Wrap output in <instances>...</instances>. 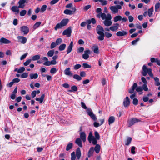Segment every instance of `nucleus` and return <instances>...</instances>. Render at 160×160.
Instances as JSON below:
<instances>
[{
  "label": "nucleus",
  "instance_id": "nucleus-1",
  "mask_svg": "<svg viewBox=\"0 0 160 160\" xmlns=\"http://www.w3.org/2000/svg\"><path fill=\"white\" fill-rule=\"evenodd\" d=\"M69 20L68 18H65L63 19L60 23L57 24L54 28L55 30L56 31L58 29L61 28L62 27L66 26Z\"/></svg>",
  "mask_w": 160,
  "mask_h": 160
},
{
  "label": "nucleus",
  "instance_id": "nucleus-2",
  "mask_svg": "<svg viewBox=\"0 0 160 160\" xmlns=\"http://www.w3.org/2000/svg\"><path fill=\"white\" fill-rule=\"evenodd\" d=\"M111 19L112 16L110 14H106V16L103 20H105L103 21V23L104 25L107 27L110 26L112 24Z\"/></svg>",
  "mask_w": 160,
  "mask_h": 160
},
{
  "label": "nucleus",
  "instance_id": "nucleus-3",
  "mask_svg": "<svg viewBox=\"0 0 160 160\" xmlns=\"http://www.w3.org/2000/svg\"><path fill=\"white\" fill-rule=\"evenodd\" d=\"M102 9L100 8H98L96 10V12L98 13L96 17L98 18H101L103 20L105 18L106 16V14L104 13L101 12Z\"/></svg>",
  "mask_w": 160,
  "mask_h": 160
},
{
  "label": "nucleus",
  "instance_id": "nucleus-4",
  "mask_svg": "<svg viewBox=\"0 0 160 160\" xmlns=\"http://www.w3.org/2000/svg\"><path fill=\"white\" fill-rule=\"evenodd\" d=\"M76 10V7H74L72 8V10L68 9H65L64 10L63 13L66 15H72L75 14Z\"/></svg>",
  "mask_w": 160,
  "mask_h": 160
},
{
  "label": "nucleus",
  "instance_id": "nucleus-5",
  "mask_svg": "<svg viewBox=\"0 0 160 160\" xmlns=\"http://www.w3.org/2000/svg\"><path fill=\"white\" fill-rule=\"evenodd\" d=\"M122 7L120 5L112 6L110 7V9L114 13H118V10L120 9H122Z\"/></svg>",
  "mask_w": 160,
  "mask_h": 160
},
{
  "label": "nucleus",
  "instance_id": "nucleus-6",
  "mask_svg": "<svg viewBox=\"0 0 160 160\" xmlns=\"http://www.w3.org/2000/svg\"><path fill=\"white\" fill-rule=\"evenodd\" d=\"M141 121V120L138 118H131L128 122V127H130L135 123Z\"/></svg>",
  "mask_w": 160,
  "mask_h": 160
},
{
  "label": "nucleus",
  "instance_id": "nucleus-7",
  "mask_svg": "<svg viewBox=\"0 0 160 160\" xmlns=\"http://www.w3.org/2000/svg\"><path fill=\"white\" fill-rule=\"evenodd\" d=\"M71 27H69L67 29L63 31L62 33V35H66L68 37H69L71 36Z\"/></svg>",
  "mask_w": 160,
  "mask_h": 160
},
{
  "label": "nucleus",
  "instance_id": "nucleus-8",
  "mask_svg": "<svg viewBox=\"0 0 160 160\" xmlns=\"http://www.w3.org/2000/svg\"><path fill=\"white\" fill-rule=\"evenodd\" d=\"M20 31L24 35L27 34L29 32V28L26 26H23L20 27Z\"/></svg>",
  "mask_w": 160,
  "mask_h": 160
},
{
  "label": "nucleus",
  "instance_id": "nucleus-9",
  "mask_svg": "<svg viewBox=\"0 0 160 160\" xmlns=\"http://www.w3.org/2000/svg\"><path fill=\"white\" fill-rule=\"evenodd\" d=\"M88 115L91 118L94 120H96L97 119L95 115L92 113V110L91 109L88 108L87 110Z\"/></svg>",
  "mask_w": 160,
  "mask_h": 160
},
{
  "label": "nucleus",
  "instance_id": "nucleus-10",
  "mask_svg": "<svg viewBox=\"0 0 160 160\" xmlns=\"http://www.w3.org/2000/svg\"><path fill=\"white\" fill-rule=\"evenodd\" d=\"M18 42L22 44H25L27 41V39L24 36H18L17 37Z\"/></svg>",
  "mask_w": 160,
  "mask_h": 160
},
{
  "label": "nucleus",
  "instance_id": "nucleus-11",
  "mask_svg": "<svg viewBox=\"0 0 160 160\" xmlns=\"http://www.w3.org/2000/svg\"><path fill=\"white\" fill-rule=\"evenodd\" d=\"M91 53L90 51L89 50H86L84 51V53L82 55V57L84 59H87L89 57V55Z\"/></svg>",
  "mask_w": 160,
  "mask_h": 160
},
{
  "label": "nucleus",
  "instance_id": "nucleus-12",
  "mask_svg": "<svg viewBox=\"0 0 160 160\" xmlns=\"http://www.w3.org/2000/svg\"><path fill=\"white\" fill-rule=\"evenodd\" d=\"M70 70L71 69L70 68H66L64 71V74L70 77H72L73 73Z\"/></svg>",
  "mask_w": 160,
  "mask_h": 160
},
{
  "label": "nucleus",
  "instance_id": "nucleus-13",
  "mask_svg": "<svg viewBox=\"0 0 160 160\" xmlns=\"http://www.w3.org/2000/svg\"><path fill=\"white\" fill-rule=\"evenodd\" d=\"M130 103L129 98L128 97H126L124 100L123 102V104L124 107H128Z\"/></svg>",
  "mask_w": 160,
  "mask_h": 160
},
{
  "label": "nucleus",
  "instance_id": "nucleus-14",
  "mask_svg": "<svg viewBox=\"0 0 160 160\" xmlns=\"http://www.w3.org/2000/svg\"><path fill=\"white\" fill-rule=\"evenodd\" d=\"M11 42L9 40L4 38H2L0 39V44H9Z\"/></svg>",
  "mask_w": 160,
  "mask_h": 160
},
{
  "label": "nucleus",
  "instance_id": "nucleus-15",
  "mask_svg": "<svg viewBox=\"0 0 160 160\" xmlns=\"http://www.w3.org/2000/svg\"><path fill=\"white\" fill-rule=\"evenodd\" d=\"M114 25V26L110 27V30L113 32L117 31L118 30L119 26V24L118 23H116Z\"/></svg>",
  "mask_w": 160,
  "mask_h": 160
},
{
  "label": "nucleus",
  "instance_id": "nucleus-16",
  "mask_svg": "<svg viewBox=\"0 0 160 160\" xmlns=\"http://www.w3.org/2000/svg\"><path fill=\"white\" fill-rule=\"evenodd\" d=\"M96 31L98 34H101L102 33H103V32L104 31L103 28L100 25H98L97 26Z\"/></svg>",
  "mask_w": 160,
  "mask_h": 160
},
{
  "label": "nucleus",
  "instance_id": "nucleus-17",
  "mask_svg": "<svg viewBox=\"0 0 160 160\" xmlns=\"http://www.w3.org/2000/svg\"><path fill=\"white\" fill-rule=\"evenodd\" d=\"M127 32L124 31L122 30L118 32L116 34V35L118 37L123 36L127 34Z\"/></svg>",
  "mask_w": 160,
  "mask_h": 160
},
{
  "label": "nucleus",
  "instance_id": "nucleus-18",
  "mask_svg": "<svg viewBox=\"0 0 160 160\" xmlns=\"http://www.w3.org/2000/svg\"><path fill=\"white\" fill-rule=\"evenodd\" d=\"M148 69L149 68H148L145 65L143 66L142 74L143 76H145L147 75Z\"/></svg>",
  "mask_w": 160,
  "mask_h": 160
},
{
  "label": "nucleus",
  "instance_id": "nucleus-19",
  "mask_svg": "<svg viewBox=\"0 0 160 160\" xmlns=\"http://www.w3.org/2000/svg\"><path fill=\"white\" fill-rule=\"evenodd\" d=\"M73 41H71L67 49V54L69 53L72 51L73 48Z\"/></svg>",
  "mask_w": 160,
  "mask_h": 160
},
{
  "label": "nucleus",
  "instance_id": "nucleus-20",
  "mask_svg": "<svg viewBox=\"0 0 160 160\" xmlns=\"http://www.w3.org/2000/svg\"><path fill=\"white\" fill-rule=\"evenodd\" d=\"M138 85L136 83H134L133 86H132V88L131 89L129 90L128 92L129 93L132 94L134 92V91L136 88H137Z\"/></svg>",
  "mask_w": 160,
  "mask_h": 160
},
{
  "label": "nucleus",
  "instance_id": "nucleus-21",
  "mask_svg": "<svg viewBox=\"0 0 160 160\" xmlns=\"http://www.w3.org/2000/svg\"><path fill=\"white\" fill-rule=\"evenodd\" d=\"M80 137L83 142L86 141V134L84 132H82L80 133Z\"/></svg>",
  "mask_w": 160,
  "mask_h": 160
},
{
  "label": "nucleus",
  "instance_id": "nucleus-22",
  "mask_svg": "<svg viewBox=\"0 0 160 160\" xmlns=\"http://www.w3.org/2000/svg\"><path fill=\"white\" fill-rule=\"evenodd\" d=\"M25 2V0H20L18 3L19 4L18 7L21 8H23L25 6L24 3Z\"/></svg>",
  "mask_w": 160,
  "mask_h": 160
},
{
  "label": "nucleus",
  "instance_id": "nucleus-23",
  "mask_svg": "<svg viewBox=\"0 0 160 160\" xmlns=\"http://www.w3.org/2000/svg\"><path fill=\"white\" fill-rule=\"evenodd\" d=\"M76 156L78 159L80 158L81 156V152L80 148H77L76 152Z\"/></svg>",
  "mask_w": 160,
  "mask_h": 160
},
{
  "label": "nucleus",
  "instance_id": "nucleus-24",
  "mask_svg": "<svg viewBox=\"0 0 160 160\" xmlns=\"http://www.w3.org/2000/svg\"><path fill=\"white\" fill-rule=\"evenodd\" d=\"M76 143L80 147H82L81 140L80 138H77L75 141Z\"/></svg>",
  "mask_w": 160,
  "mask_h": 160
},
{
  "label": "nucleus",
  "instance_id": "nucleus-25",
  "mask_svg": "<svg viewBox=\"0 0 160 160\" xmlns=\"http://www.w3.org/2000/svg\"><path fill=\"white\" fill-rule=\"evenodd\" d=\"M45 97V94H43L42 95L40 98H35V100L36 101H39L40 103H42Z\"/></svg>",
  "mask_w": 160,
  "mask_h": 160
},
{
  "label": "nucleus",
  "instance_id": "nucleus-26",
  "mask_svg": "<svg viewBox=\"0 0 160 160\" xmlns=\"http://www.w3.org/2000/svg\"><path fill=\"white\" fill-rule=\"evenodd\" d=\"M18 8H19L18 6H13L11 8V10L12 11L14 12L18 13L19 11Z\"/></svg>",
  "mask_w": 160,
  "mask_h": 160
},
{
  "label": "nucleus",
  "instance_id": "nucleus-27",
  "mask_svg": "<svg viewBox=\"0 0 160 160\" xmlns=\"http://www.w3.org/2000/svg\"><path fill=\"white\" fill-rule=\"evenodd\" d=\"M153 12V7H152L151 8L148 9L147 12L148 13V15L149 17H151L152 16Z\"/></svg>",
  "mask_w": 160,
  "mask_h": 160
},
{
  "label": "nucleus",
  "instance_id": "nucleus-28",
  "mask_svg": "<svg viewBox=\"0 0 160 160\" xmlns=\"http://www.w3.org/2000/svg\"><path fill=\"white\" fill-rule=\"evenodd\" d=\"M94 152V148L93 147H91L88 154V157H90L93 154V152Z\"/></svg>",
  "mask_w": 160,
  "mask_h": 160
},
{
  "label": "nucleus",
  "instance_id": "nucleus-29",
  "mask_svg": "<svg viewBox=\"0 0 160 160\" xmlns=\"http://www.w3.org/2000/svg\"><path fill=\"white\" fill-rule=\"evenodd\" d=\"M115 120V118L113 116H111L109 117L108 119V124L110 125Z\"/></svg>",
  "mask_w": 160,
  "mask_h": 160
},
{
  "label": "nucleus",
  "instance_id": "nucleus-30",
  "mask_svg": "<svg viewBox=\"0 0 160 160\" xmlns=\"http://www.w3.org/2000/svg\"><path fill=\"white\" fill-rule=\"evenodd\" d=\"M94 149L97 153H98L100 149V145L99 144H96Z\"/></svg>",
  "mask_w": 160,
  "mask_h": 160
},
{
  "label": "nucleus",
  "instance_id": "nucleus-31",
  "mask_svg": "<svg viewBox=\"0 0 160 160\" xmlns=\"http://www.w3.org/2000/svg\"><path fill=\"white\" fill-rule=\"evenodd\" d=\"M155 80V84L156 86L160 85V82H159V79L158 77H153V78Z\"/></svg>",
  "mask_w": 160,
  "mask_h": 160
},
{
  "label": "nucleus",
  "instance_id": "nucleus-32",
  "mask_svg": "<svg viewBox=\"0 0 160 160\" xmlns=\"http://www.w3.org/2000/svg\"><path fill=\"white\" fill-rule=\"evenodd\" d=\"M132 140V138L130 137H128L126 140L125 141V144L127 146L129 145L131 143Z\"/></svg>",
  "mask_w": 160,
  "mask_h": 160
},
{
  "label": "nucleus",
  "instance_id": "nucleus-33",
  "mask_svg": "<svg viewBox=\"0 0 160 160\" xmlns=\"http://www.w3.org/2000/svg\"><path fill=\"white\" fill-rule=\"evenodd\" d=\"M99 1L101 3L102 5L103 6L106 5L107 3V2L106 1L104 0H93V1L95 2H97Z\"/></svg>",
  "mask_w": 160,
  "mask_h": 160
},
{
  "label": "nucleus",
  "instance_id": "nucleus-34",
  "mask_svg": "<svg viewBox=\"0 0 160 160\" xmlns=\"http://www.w3.org/2000/svg\"><path fill=\"white\" fill-rule=\"evenodd\" d=\"M93 51L96 54H98L99 53V50L98 47L95 46L93 47Z\"/></svg>",
  "mask_w": 160,
  "mask_h": 160
},
{
  "label": "nucleus",
  "instance_id": "nucleus-35",
  "mask_svg": "<svg viewBox=\"0 0 160 160\" xmlns=\"http://www.w3.org/2000/svg\"><path fill=\"white\" fill-rule=\"evenodd\" d=\"M94 138L91 132H90L89 133L88 137V141L90 142H91L92 141V140Z\"/></svg>",
  "mask_w": 160,
  "mask_h": 160
},
{
  "label": "nucleus",
  "instance_id": "nucleus-36",
  "mask_svg": "<svg viewBox=\"0 0 160 160\" xmlns=\"http://www.w3.org/2000/svg\"><path fill=\"white\" fill-rule=\"evenodd\" d=\"M72 77H73V78L76 79L78 81H80L82 79L81 77L78 74H73V76Z\"/></svg>",
  "mask_w": 160,
  "mask_h": 160
},
{
  "label": "nucleus",
  "instance_id": "nucleus-37",
  "mask_svg": "<svg viewBox=\"0 0 160 160\" xmlns=\"http://www.w3.org/2000/svg\"><path fill=\"white\" fill-rule=\"evenodd\" d=\"M38 74L37 73H31L30 74V77L31 79H36L38 78Z\"/></svg>",
  "mask_w": 160,
  "mask_h": 160
},
{
  "label": "nucleus",
  "instance_id": "nucleus-38",
  "mask_svg": "<svg viewBox=\"0 0 160 160\" xmlns=\"http://www.w3.org/2000/svg\"><path fill=\"white\" fill-rule=\"evenodd\" d=\"M122 17L120 15L115 16L114 18V21L115 22H117L118 21H120L122 20Z\"/></svg>",
  "mask_w": 160,
  "mask_h": 160
},
{
  "label": "nucleus",
  "instance_id": "nucleus-39",
  "mask_svg": "<svg viewBox=\"0 0 160 160\" xmlns=\"http://www.w3.org/2000/svg\"><path fill=\"white\" fill-rule=\"evenodd\" d=\"M66 47V45L65 44H62L60 45L59 47V50L60 51L64 50Z\"/></svg>",
  "mask_w": 160,
  "mask_h": 160
},
{
  "label": "nucleus",
  "instance_id": "nucleus-40",
  "mask_svg": "<svg viewBox=\"0 0 160 160\" xmlns=\"http://www.w3.org/2000/svg\"><path fill=\"white\" fill-rule=\"evenodd\" d=\"M72 143L71 142L69 143L66 147V150L67 151H69L72 148Z\"/></svg>",
  "mask_w": 160,
  "mask_h": 160
},
{
  "label": "nucleus",
  "instance_id": "nucleus-41",
  "mask_svg": "<svg viewBox=\"0 0 160 160\" xmlns=\"http://www.w3.org/2000/svg\"><path fill=\"white\" fill-rule=\"evenodd\" d=\"M54 53V50H50L48 51L47 55L48 57H51L52 56Z\"/></svg>",
  "mask_w": 160,
  "mask_h": 160
},
{
  "label": "nucleus",
  "instance_id": "nucleus-42",
  "mask_svg": "<svg viewBox=\"0 0 160 160\" xmlns=\"http://www.w3.org/2000/svg\"><path fill=\"white\" fill-rule=\"evenodd\" d=\"M40 58L39 55H36L32 57L31 60L33 61L37 60L39 59Z\"/></svg>",
  "mask_w": 160,
  "mask_h": 160
},
{
  "label": "nucleus",
  "instance_id": "nucleus-43",
  "mask_svg": "<svg viewBox=\"0 0 160 160\" xmlns=\"http://www.w3.org/2000/svg\"><path fill=\"white\" fill-rule=\"evenodd\" d=\"M99 36L98 37V39L100 41H102L104 39V33H102L101 34H98Z\"/></svg>",
  "mask_w": 160,
  "mask_h": 160
},
{
  "label": "nucleus",
  "instance_id": "nucleus-44",
  "mask_svg": "<svg viewBox=\"0 0 160 160\" xmlns=\"http://www.w3.org/2000/svg\"><path fill=\"white\" fill-rule=\"evenodd\" d=\"M41 22H37L36 23H35V24L34 25L33 28L34 29H36V28H38L39 26L41 24Z\"/></svg>",
  "mask_w": 160,
  "mask_h": 160
},
{
  "label": "nucleus",
  "instance_id": "nucleus-45",
  "mask_svg": "<svg viewBox=\"0 0 160 160\" xmlns=\"http://www.w3.org/2000/svg\"><path fill=\"white\" fill-rule=\"evenodd\" d=\"M84 50V48L83 47H81L77 48V52L78 53H82Z\"/></svg>",
  "mask_w": 160,
  "mask_h": 160
},
{
  "label": "nucleus",
  "instance_id": "nucleus-46",
  "mask_svg": "<svg viewBox=\"0 0 160 160\" xmlns=\"http://www.w3.org/2000/svg\"><path fill=\"white\" fill-rule=\"evenodd\" d=\"M27 13V11L25 10H22L20 13V15L21 16H23L25 15Z\"/></svg>",
  "mask_w": 160,
  "mask_h": 160
},
{
  "label": "nucleus",
  "instance_id": "nucleus-47",
  "mask_svg": "<svg viewBox=\"0 0 160 160\" xmlns=\"http://www.w3.org/2000/svg\"><path fill=\"white\" fill-rule=\"evenodd\" d=\"M94 135L95 137V139L97 140H99L100 139V135L97 131H96L95 132Z\"/></svg>",
  "mask_w": 160,
  "mask_h": 160
},
{
  "label": "nucleus",
  "instance_id": "nucleus-48",
  "mask_svg": "<svg viewBox=\"0 0 160 160\" xmlns=\"http://www.w3.org/2000/svg\"><path fill=\"white\" fill-rule=\"evenodd\" d=\"M160 8V3L158 2L156 3L155 5V11H158V9Z\"/></svg>",
  "mask_w": 160,
  "mask_h": 160
},
{
  "label": "nucleus",
  "instance_id": "nucleus-49",
  "mask_svg": "<svg viewBox=\"0 0 160 160\" xmlns=\"http://www.w3.org/2000/svg\"><path fill=\"white\" fill-rule=\"evenodd\" d=\"M82 66L85 68H91V66L87 63H83Z\"/></svg>",
  "mask_w": 160,
  "mask_h": 160
},
{
  "label": "nucleus",
  "instance_id": "nucleus-50",
  "mask_svg": "<svg viewBox=\"0 0 160 160\" xmlns=\"http://www.w3.org/2000/svg\"><path fill=\"white\" fill-rule=\"evenodd\" d=\"M152 70L151 68H149L148 70V72H147V73H148V74L149 75L150 77L152 78H153L154 77L152 73Z\"/></svg>",
  "mask_w": 160,
  "mask_h": 160
},
{
  "label": "nucleus",
  "instance_id": "nucleus-51",
  "mask_svg": "<svg viewBox=\"0 0 160 160\" xmlns=\"http://www.w3.org/2000/svg\"><path fill=\"white\" fill-rule=\"evenodd\" d=\"M62 42V39L61 38H58L56 41L55 43L57 45L60 44Z\"/></svg>",
  "mask_w": 160,
  "mask_h": 160
},
{
  "label": "nucleus",
  "instance_id": "nucleus-52",
  "mask_svg": "<svg viewBox=\"0 0 160 160\" xmlns=\"http://www.w3.org/2000/svg\"><path fill=\"white\" fill-rule=\"evenodd\" d=\"M25 69L23 67H22L18 70V72L19 73H22L25 71Z\"/></svg>",
  "mask_w": 160,
  "mask_h": 160
},
{
  "label": "nucleus",
  "instance_id": "nucleus-53",
  "mask_svg": "<svg viewBox=\"0 0 160 160\" xmlns=\"http://www.w3.org/2000/svg\"><path fill=\"white\" fill-rule=\"evenodd\" d=\"M57 71L56 69L55 68H52L50 70V73L52 74H54Z\"/></svg>",
  "mask_w": 160,
  "mask_h": 160
},
{
  "label": "nucleus",
  "instance_id": "nucleus-54",
  "mask_svg": "<svg viewBox=\"0 0 160 160\" xmlns=\"http://www.w3.org/2000/svg\"><path fill=\"white\" fill-rule=\"evenodd\" d=\"M47 6L46 5H43L41 8V11L42 12L45 11L47 8Z\"/></svg>",
  "mask_w": 160,
  "mask_h": 160
},
{
  "label": "nucleus",
  "instance_id": "nucleus-55",
  "mask_svg": "<svg viewBox=\"0 0 160 160\" xmlns=\"http://www.w3.org/2000/svg\"><path fill=\"white\" fill-rule=\"evenodd\" d=\"M81 67V65L80 64H77L75 65L74 66V69L75 70H77Z\"/></svg>",
  "mask_w": 160,
  "mask_h": 160
},
{
  "label": "nucleus",
  "instance_id": "nucleus-56",
  "mask_svg": "<svg viewBox=\"0 0 160 160\" xmlns=\"http://www.w3.org/2000/svg\"><path fill=\"white\" fill-rule=\"evenodd\" d=\"M114 4H120V5H123L124 4V2L123 1H121V2H119V1H115L114 2Z\"/></svg>",
  "mask_w": 160,
  "mask_h": 160
},
{
  "label": "nucleus",
  "instance_id": "nucleus-57",
  "mask_svg": "<svg viewBox=\"0 0 160 160\" xmlns=\"http://www.w3.org/2000/svg\"><path fill=\"white\" fill-rule=\"evenodd\" d=\"M132 103L134 105H137L138 103V99L136 98H133V100Z\"/></svg>",
  "mask_w": 160,
  "mask_h": 160
},
{
  "label": "nucleus",
  "instance_id": "nucleus-58",
  "mask_svg": "<svg viewBox=\"0 0 160 160\" xmlns=\"http://www.w3.org/2000/svg\"><path fill=\"white\" fill-rule=\"evenodd\" d=\"M104 35H105L106 37L108 38H110L112 36V34L108 32H105V33Z\"/></svg>",
  "mask_w": 160,
  "mask_h": 160
},
{
  "label": "nucleus",
  "instance_id": "nucleus-59",
  "mask_svg": "<svg viewBox=\"0 0 160 160\" xmlns=\"http://www.w3.org/2000/svg\"><path fill=\"white\" fill-rule=\"evenodd\" d=\"M71 160H75L76 159V156L75 155V152H73L71 154Z\"/></svg>",
  "mask_w": 160,
  "mask_h": 160
},
{
  "label": "nucleus",
  "instance_id": "nucleus-60",
  "mask_svg": "<svg viewBox=\"0 0 160 160\" xmlns=\"http://www.w3.org/2000/svg\"><path fill=\"white\" fill-rule=\"evenodd\" d=\"M59 1V0H52L50 2V5H53L57 3Z\"/></svg>",
  "mask_w": 160,
  "mask_h": 160
},
{
  "label": "nucleus",
  "instance_id": "nucleus-61",
  "mask_svg": "<svg viewBox=\"0 0 160 160\" xmlns=\"http://www.w3.org/2000/svg\"><path fill=\"white\" fill-rule=\"evenodd\" d=\"M28 73L27 72H24L22 73L21 75V78H25L28 77Z\"/></svg>",
  "mask_w": 160,
  "mask_h": 160
},
{
  "label": "nucleus",
  "instance_id": "nucleus-62",
  "mask_svg": "<svg viewBox=\"0 0 160 160\" xmlns=\"http://www.w3.org/2000/svg\"><path fill=\"white\" fill-rule=\"evenodd\" d=\"M31 59H28L27 60L26 62H24L23 63V64L24 66H27L31 62Z\"/></svg>",
  "mask_w": 160,
  "mask_h": 160
},
{
  "label": "nucleus",
  "instance_id": "nucleus-63",
  "mask_svg": "<svg viewBox=\"0 0 160 160\" xmlns=\"http://www.w3.org/2000/svg\"><path fill=\"white\" fill-rule=\"evenodd\" d=\"M139 38H138L136 39L133 40L131 42L132 44L133 45H135L137 43V42L139 41Z\"/></svg>",
  "mask_w": 160,
  "mask_h": 160
},
{
  "label": "nucleus",
  "instance_id": "nucleus-64",
  "mask_svg": "<svg viewBox=\"0 0 160 160\" xmlns=\"http://www.w3.org/2000/svg\"><path fill=\"white\" fill-rule=\"evenodd\" d=\"M136 90L137 92H142L143 90V88L142 87L139 86L136 89Z\"/></svg>",
  "mask_w": 160,
  "mask_h": 160
}]
</instances>
